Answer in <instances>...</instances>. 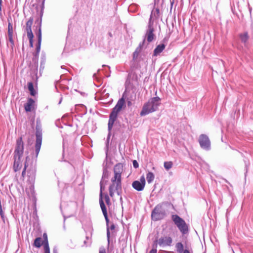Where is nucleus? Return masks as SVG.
I'll return each mask as SVG.
<instances>
[{
  "label": "nucleus",
  "instance_id": "obj_1",
  "mask_svg": "<svg viewBox=\"0 0 253 253\" xmlns=\"http://www.w3.org/2000/svg\"><path fill=\"white\" fill-rule=\"evenodd\" d=\"M123 170V167L121 164L116 165L114 168V176L111 179L112 184L109 188V194L113 197L115 192L119 196H121L122 190L121 174Z\"/></svg>",
  "mask_w": 253,
  "mask_h": 253
},
{
  "label": "nucleus",
  "instance_id": "obj_2",
  "mask_svg": "<svg viewBox=\"0 0 253 253\" xmlns=\"http://www.w3.org/2000/svg\"><path fill=\"white\" fill-rule=\"evenodd\" d=\"M161 105V98L158 96L151 98L145 103L140 113L141 116L147 115L156 111Z\"/></svg>",
  "mask_w": 253,
  "mask_h": 253
},
{
  "label": "nucleus",
  "instance_id": "obj_3",
  "mask_svg": "<svg viewBox=\"0 0 253 253\" xmlns=\"http://www.w3.org/2000/svg\"><path fill=\"white\" fill-rule=\"evenodd\" d=\"M125 99L122 97L118 100L110 115L108 124V130L109 131L111 130L113 126L114 123L117 118L118 114L122 110V109L125 108Z\"/></svg>",
  "mask_w": 253,
  "mask_h": 253
},
{
  "label": "nucleus",
  "instance_id": "obj_4",
  "mask_svg": "<svg viewBox=\"0 0 253 253\" xmlns=\"http://www.w3.org/2000/svg\"><path fill=\"white\" fill-rule=\"evenodd\" d=\"M166 215V211L163 208L162 204L158 205L153 210L151 217L155 221L161 220L164 218Z\"/></svg>",
  "mask_w": 253,
  "mask_h": 253
},
{
  "label": "nucleus",
  "instance_id": "obj_5",
  "mask_svg": "<svg viewBox=\"0 0 253 253\" xmlns=\"http://www.w3.org/2000/svg\"><path fill=\"white\" fill-rule=\"evenodd\" d=\"M172 220L183 234H186L188 232V226L182 218L178 215L174 214L172 215Z\"/></svg>",
  "mask_w": 253,
  "mask_h": 253
},
{
  "label": "nucleus",
  "instance_id": "obj_6",
  "mask_svg": "<svg viewBox=\"0 0 253 253\" xmlns=\"http://www.w3.org/2000/svg\"><path fill=\"white\" fill-rule=\"evenodd\" d=\"M103 181L102 180L100 182V195H99V204L100 206L101 209V210L102 211L103 214L104 216V217L105 218V220L106 222L107 226H108L109 225V219L107 215V210L105 207V205L104 203V202L103 201V193L102 191L103 189L104 188V187L103 186Z\"/></svg>",
  "mask_w": 253,
  "mask_h": 253
},
{
  "label": "nucleus",
  "instance_id": "obj_7",
  "mask_svg": "<svg viewBox=\"0 0 253 253\" xmlns=\"http://www.w3.org/2000/svg\"><path fill=\"white\" fill-rule=\"evenodd\" d=\"M198 142L200 147L206 151L211 150V141L209 137L204 134H201L199 136Z\"/></svg>",
  "mask_w": 253,
  "mask_h": 253
},
{
  "label": "nucleus",
  "instance_id": "obj_8",
  "mask_svg": "<svg viewBox=\"0 0 253 253\" xmlns=\"http://www.w3.org/2000/svg\"><path fill=\"white\" fill-rule=\"evenodd\" d=\"M145 185V178L144 175H142L139 180H135L132 183V187L138 191H142Z\"/></svg>",
  "mask_w": 253,
  "mask_h": 253
},
{
  "label": "nucleus",
  "instance_id": "obj_9",
  "mask_svg": "<svg viewBox=\"0 0 253 253\" xmlns=\"http://www.w3.org/2000/svg\"><path fill=\"white\" fill-rule=\"evenodd\" d=\"M24 146L22 140L20 137L17 140L16 145L14 152V157H22L23 154Z\"/></svg>",
  "mask_w": 253,
  "mask_h": 253
},
{
  "label": "nucleus",
  "instance_id": "obj_10",
  "mask_svg": "<svg viewBox=\"0 0 253 253\" xmlns=\"http://www.w3.org/2000/svg\"><path fill=\"white\" fill-rule=\"evenodd\" d=\"M157 244L161 247L166 246H170L172 240L171 237L169 236L162 237L156 241Z\"/></svg>",
  "mask_w": 253,
  "mask_h": 253
},
{
  "label": "nucleus",
  "instance_id": "obj_11",
  "mask_svg": "<svg viewBox=\"0 0 253 253\" xmlns=\"http://www.w3.org/2000/svg\"><path fill=\"white\" fill-rule=\"evenodd\" d=\"M154 32V28L151 27L147 28L146 31L144 39L146 40L148 43L152 42L156 38Z\"/></svg>",
  "mask_w": 253,
  "mask_h": 253
},
{
  "label": "nucleus",
  "instance_id": "obj_12",
  "mask_svg": "<svg viewBox=\"0 0 253 253\" xmlns=\"http://www.w3.org/2000/svg\"><path fill=\"white\" fill-rule=\"evenodd\" d=\"M35 101L32 98H29L27 102L25 104L24 108L26 112L31 111L34 107Z\"/></svg>",
  "mask_w": 253,
  "mask_h": 253
},
{
  "label": "nucleus",
  "instance_id": "obj_13",
  "mask_svg": "<svg viewBox=\"0 0 253 253\" xmlns=\"http://www.w3.org/2000/svg\"><path fill=\"white\" fill-rule=\"evenodd\" d=\"M20 157H14V162L13 165V169L15 171L19 170L22 167V164L20 161Z\"/></svg>",
  "mask_w": 253,
  "mask_h": 253
},
{
  "label": "nucleus",
  "instance_id": "obj_14",
  "mask_svg": "<svg viewBox=\"0 0 253 253\" xmlns=\"http://www.w3.org/2000/svg\"><path fill=\"white\" fill-rule=\"evenodd\" d=\"M37 36L38 37V45L37 46V52L39 53L40 50L41 44L42 42V30H41V22L40 23L38 31L37 33Z\"/></svg>",
  "mask_w": 253,
  "mask_h": 253
},
{
  "label": "nucleus",
  "instance_id": "obj_15",
  "mask_svg": "<svg viewBox=\"0 0 253 253\" xmlns=\"http://www.w3.org/2000/svg\"><path fill=\"white\" fill-rule=\"evenodd\" d=\"M166 45L164 43L159 44L155 48L153 52V56H157L159 55L164 50Z\"/></svg>",
  "mask_w": 253,
  "mask_h": 253
},
{
  "label": "nucleus",
  "instance_id": "obj_16",
  "mask_svg": "<svg viewBox=\"0 0 253 253\" xmlns=\"http://www.w3.org/2000/svg\"><path fill=\"white\" fill-rule=\"evenodd\" d=\"M33 22V18L32 17H30L26 23V31L27 32V35H33L31 29Z\"/></svg>",
  "mask_w": 253,
  "mask_h": 253
},
{
  "label": "nucleus",
  "instance_id": "obj_17",
  "mask_svg": "<svg viewBox=\"0 0 253 253\" xmlns=\"http://www.w3.org/2000/svg\"><path fill=\"white\" fill-rule=\"evenodd\" d=\"M36 142L42 141V129L38 126H36Z\"/></svg>",
  "mask_w": 253,
  "mask_h": 253
},
{
  "label": "nucleus",
  "instance_id": "obj_18",
  "mask_svg": "<svg viewBox=\"0 0 253 253\" xmlns=\"http://www.w3.org/2000/svg\"><path fill=\"white\" fill-rule=\"evenodd\" d=\"M115 228V225L114 224H111V226L109 227V225L107 226V237L108 244L110 243V230H113Z\"/></svg>",
  "mask_w": 253,
  "mask_h": 253
},
{
  "label": "nucleus",
  "instance_id": "obj_19",
  "mask_svg": "<svg viewBox=\"0 0 253 253\" xmlns=\"http://www.w3.org/2000/svg\"><path fill=\"white\" fill-rule=\"evenodd\" d=\"M28 89L30 92V94L32 96H35L36 94V91L34 90V85L32 83L30 82L28 84Z\"/></svg>",
  "mask_w": 253,
  "mask_h": 253
},
{
  "label": "nucleus",
  "instance_id": "obj_20",
  "mask_svg": "<svg viewBox=\"0 0 253 253\" xmlns=\"http://www.w3.org/2000/svg\"><path fill=\"white\" fill-rule=\"evenodd\" d=\"M154 174L152 172H148L146 175V179L148 183H151L154 179Z\"/></svg>",
  "mask_w": 253,
  "mask_h": 253
},
{
  "label": "nucleus",
  "instance_id": "obj_21",
  "mask_svg": "<svg viewBox=\"0 0 253 253\" xmlns=\"http://www.w3.org/2000/svg\"><path fill=\"white\" fill-rule=\"evenodd\" d=\"M175 248L176 249V251L178 253H183V245L181 243H177L175 245Z\"/></svg>",
  "mask_w": 253,
  "mask_h": 253
},
{
  "label": "nucleus",
  "instance_id": "obj_22",
  "mask_svg": "<svg viewBox=\"0 0 253 253\" xmlns=\"http://www.w3.org/2000/svg\"><path fill=\"white\" fill-rule=\"evenodd\" d=\"M42 239L40 237L36 238L34 241V245L36 247L40 248L41 246Z\"/></svg>",
  "mask_w": 253,
  "mask_h": 253
},
{
  "label": "nucleus",
  "instance_id": "obj_23",
  "mask_svg": "<svg viewBox=\"0 0 253 253\" xmlns=\"http://www.w3.org/2000/svg\"><path fill=\"white\" fill-rule=\"evenodd\" d=\"M42 142H36L35 145L36 156L39 154L41 147Z\"/></svg>",
  "mask_w": 253,
  "mask_h": 253
},
{
  "label": "nucleus",
  "instance_id": "obj_24",
  "mask_svg": "<svg viewBox=\"0 0 253 253\" xmlns=\"http://www.w3.org/2000/svg\"><path fill=\"white\" fill-rule=\"evenodd\" d=\"M172 163L171 162H165L164 163V167L167 170H169L172 168Z\"/></svg>",
  "mask_w": 253,
  "mask_h": 253
},
{
  "label": "nucleus",
  "instance_id": "obj_25",
  "mask_svg": "<svg viewBox=\"0 0 253 253\" xmlns=\"http://www.w3.org/2000/svg\"><path fill=\"white\" fill-rule=\"evenodd\" d=\"M240 38L242 42L245 43L248 39V36L247 33L241 35Z\"/></svg>",
  "mask_w": 253,
  "mask_h": 253
},
{
  "label": "nucleus",
  "instance_id": "obj_26",
  "mask_svg": "<svg viewBox=\"0 0 253 253\" xmlns=\"http://www.w3.org/2000/svg\"><path fill=\"white\" fill-rule=\"evenodd\" d=\"M8 35H13V27L10 22L8 23Z\"/></svg>",
  "mask_w": 253,
  "mask_h": 253
},
{
  "label": "nucleus",
  "instance_id": "obj_27",
  "mask_svg": "<svg viewBox=\"0 0 253 253\" xmlns=\"http://www.w3.org/2000/svg\"><path fill=\"white\" fill-rule=\"evenodd\" d=\"M8 40L11 44L10 46H11V48H13V47L14 45V41L13 40V35H8Z\"/></svg>",
  "mask_w": 253,
  "mask_h": 253
},
{
  "label": "nucleus",
  "instance_id": "obj_28",
  "mask_svg": "<svg viewBox=\"0 0 253 253\" xmlns=\"http://www.w3.org/2000/svg\"><path fill=\"white\" fill-rule=\"evenodd\" d=\"M27 37L29 40V43H30V46L33 47V46L34 35H27Z\"/></svg>",
  "mask_w": 253,
  "mask_h": 253
},
{
  "label": "nucleus",
  "instance_id": "obj_29",
  "mask_svg": "<svg viewBox=\"0 0 253 253\" xmlns=\"http://www.w3.org/2000/svg\"><path fill=\"white\" fill-rule=\"evenodd\" d=\"M108 171L106 169H104L103 170V173L102 175V179H106L108 177Z\"/></svg>",
  "mask_w": 253,
  "mask_h": 253
},
{
  "label": "nucleus",
  "instance_id": "obj_30",
  "mask_svg": "<svg viewBox=\"0 0 253 253\" xmlns=\"http://www.w3.org/2000/svg\"><path fill=\"white\" fill-rule=\"evenodd\" d=\"M145 41L144 39L143 41L139 43V46L137 47L139 50L141 51V49L145 46Z\"/></svg>",
  "mask_w": 253,
  "mask_h": 253
},
{
  "label": "nucleus",
  "instance_id": "obj_31",
  "mask_svg": "<svg viewBox=\"0 0 253 253\" xmlns=\"http://www.w3.org/2000/svg\"><path fill=\"white\" fill-rule=\"evenodd\" d=\"M44 253H50V249L48 243H45L44 245Z\"/></svg>",
  "mask_w": 253,
  "mask_h": 253
},
{
  "label": "nucleus",
  "instance_id": "obj_32",
  "mask_svg": "<svg viewBox=\"0 0 253 253\" xmlns=\"http://www.w3.org/2000/svg\"><path fill=\"white\" fill-rule=\"evenodd\" d=\"M104 199L106 204L107 205H110L111 204V202L109 196L106 194L104 196Z\"/></svg>",
  "mask_w": 253,
  "mask_h": 253
},
{
  "label": "nucleus",
  "instance_id": "obj_33",
  "mask_svg": "<svg viewBox=\"0 0 253 253\" xmlns=\"http://www.w3.org/2000/svg\"><path fill=\"white\" fill-rule=\"evenodd\" d=\"M153 22L152 20V15H151L150 17L149 18L148 25L147 28H153Z\"/></svg>",
  "mask_w": 253,
  "mask_h": 253
},
{
  "label": "nucleus",
  "instance_id": "obj_34",
  "mask_svg": "<svg viewBox=\"0 0 253 253\" xmlns=\"http://www.w3.org/2000/svg\"><path fill=\"white\" fill-rule=\"evenodd\" d=\"M140 52V51L138 50V48L136 49L135 51L133 53V59H135L137 57Z\"/></svg>",
  "mask_w": 253,
  "mask_h": 253
},
{
  "label": "nucleus",
  "instance_id": "obj_35",
  "mask_svg": "<svg viewBox=\"0 0 253 253\" xmlns=\"http://www.w3.org/2000/svg\"><path fill=\"white\" fill-rule=\"evenodd\" d=\"M133 163V166L134 168L136 169L138 168L139 167V164L136 160H133L132 162Z\"/></svg>",
  "mask_w": 253,
  "mask_h": 253
},
{
  "label": "nucleus",
  "instance_id": "obj_36",
  "mask_svg": "<svg viewBox=\"0 0 253 253\" xmlns=\"http://www.w3.org/2000/svg\"><path fill=\"white\" fill-rule=\"evenodd\" d=\"M26 167H27V165H26V163H25V166H24V168L22 171V176L24 177L25 176V175L26 174Z\"/></svg>",
  "mask_w": 253,
  "mask_h": 253
},
{
  "label": "nucleus",
  "instance_id": "obj_37",
  "mask_svg": "<svg viewBox=\"0 0 253 253\" xmlns=\"http://www.w3.org/2000/svg\"><path fill=\"white\" fill-rule=\"evenodd\" d=\"M43 237L44 239V245L45 244V243H48V241H47V235L46 233H44L43 235Z\"/></svg>",
  "mask_w": 253,
  "mask_h": 253
},
{
  "label": "nucleus",
  "instance_id": "obj_38",
  "mask_svg": "<svg viewBox=\"0 0 253 253\" xmlns=\"http://www.w3.org/2000/svg\"><path fill=\"white\" fill-rule=\"evenodd\" d=\"M149 253H157V250L156 249H152L150 251Z\"/></svg>",
  "mask_w": 253,
  "mask_h": 253
},
{
  "label": "nucleus",
  "instance_id": "obj_39",
  "mask_svg": "<svg viewBox=\"0 0 253 253\" xmlns=\"http://www.w3.org/2000/svg\"><path fill=\"white\" fill-rule=\"evenodd\" d=\"M99 253H106L105 249H100Z\"/></svg>",
  "mask_w": 253,
  "mask_h": 253
},
{
  "label": "nucleus",
  "instance_id": "obj_40",
  "mask_svg": "<svg viewBox=\"0 0 253 253\" xmlns=\"http://www.w3.org/2000/svg\"><path fill=\"white\" fill-rule=\"evenodd\" d=\"M2 0H0V11L1 10Z\"/></svg>",
  "mask_w": 253,
  "mask_h": 253
},
{
  "label": "nucleus",
  "instance_id": "obj_41",
  "mask_svg": "<svg viewBox=\"0 0 253 253\" xmlns=\"http://www.w3.org/2000/svg\"><path fill=\"white\" fill-rule=\"evenodd\" d=\"M183 253H190V252L187 250H185L183 251Z\"/></svg>",
  "mask_w": 253,
  "mask_h": 253
},
{
  "label": "nucleus",
  "instance_id": "obj_42",
  "mask_svg": "<svg viewBox=\"0 0 253 253\" xmlns=\"http://www.w3.org/2000/svg\"><path fill=\"white\" fill-rule=\"evenodd\" d=\"M0 214L1 217L2 218H3V213L2 211H0Z\"/></svg>",
  "mask_w": 253,
  "mask_h": 253
},
{
  "label": "nucleus",
  "instance_id": "obj_43",
  "mask_svg": "<svg viewBox=\"0 0 253 253\" xmlns=\"http://www.w3.org/2000/svg\"><path fill=\"white\" fill-rule=\"evenodd\" d=\"M53 253H57L56 250H55V249L53 250Z\"/></svg>",
  "mask_w": 253,
  "mask_h": 253
},
{
  "label": "nucleus",
  "instance_id": "obj_44",
  "mask_svg": "<svg viewBox=\"0 0 253 253\" xmlns=\"http://www.w3.org/2000/svg\"><path fill=\"white\" fill-rule=\"evenodd\" d=\"M61 100H60V101H59V103L60 104V103H61Z\"/></svg>",
  "mask_w": 253,
  "mask_h": 253
}]
</instances>
